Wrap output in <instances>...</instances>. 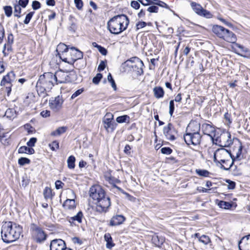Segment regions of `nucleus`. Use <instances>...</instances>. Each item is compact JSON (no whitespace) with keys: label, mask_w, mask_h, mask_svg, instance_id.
Listing matches in <instances>:
<instances>
[{"label":"nucleus","mask_w":250,"mask_h":250,"mask_svg":"<svg viewBox=\"0 0 250 250\" xmlns=\"http://www.w3.org/2000/svg\"><path fill=\"white\" fill-rule=\"evenodd\" d=\"M66 127L62 126L58 127L56 130L52 131L51 133L52 136H60L66 131Z\"/></svg>","instance_id":"nucleus-31"},{"label":"nucleus","mask_w":250,"mask_h":250,"mask_svg":"<svg viewBox=\"0 0 250 250\" xmlns=\"http://www.w3.org/2000/svg\"><path fill=\"white\" fill-rule=\"evenodd\" d=\"M226 182L228 183V188L229 189H233L235 188V183L230 180H227Z\"/></svg>","instance_id":"nucleus-50"},{"label":"nucleus","mask_w":250,"mask_h":250,"mask_svg":"<svg viewBox=\"0 0 250 250\" xmlns=\"http://www.w3.org/2000/svg\"><path fill=\"white\" fill-rule=\"evenodd\" d=\"M240 250H250V234L244 236L238 243Z\"/></svg>","instance_id":"nucleus-18"},{"label":"nucleus","mask_w":250,"mask_h":250,"mask_svg":"<svg viewBox=\"0 0 250 250\" xmlns=\"http://www.w3.org/2000/svg\"><path fill=\"white\" fill-rule=\"evenodd\" d=\"M158 10L159 8L156 5L150 6L147 9V11L149 13H157Z\"/></svg>","instance_id":"nucleus-48"},{"label":"nucleus","mask_w":250,"mask_h":250,"mask_svg":"<svg viewBox=\"0 0 250 250\" xmlns=\"http://www.w3.org/2000/svg\"><path fill=\"white\" fill-rule=\"evenodd\" d=\"M74 3L77 9L80 10L83 6V2L82 0H74Z\"/></svg>","instance_id":"nucleus-56"},{"label":"nucleus","mask_w":250,"mask_h":250,"mask_svg":"<svg viewBox=\"0 0 250 250\" xmlns=\"http://www.w3.org/2000/svg\"><path fill=\"white\" fill-rule=\"evenodd\" d=\"M199 240L200 242L205 245L208 244L210 241L209 237L205 235H203L200 236L199 238Z\"/></svg>","instance_id":"nucleus-39"},{"label":"nucleus","mask_w":250,"mask_h":250,"mask_svg":"<svg viewBox=\"0 0 250 250\" xmlns=\"http://www.w3.org/2000/svg\"><path fill=\"white\" fill-rule=\"evenodd\" d=\"M196 173L199 176L205 177H208L209 174V172L205 169H196Z\"/></svg>","instance_id":"nucleus-37"},{"label":"nucleus","mask_w":250,"mask_h":250,"mask_svg":"<svg viewBox=\"0 0 250 250\" xmlns=\"http://www.w3.org/2000/svg\"><path fill=\"white\" fill-rule=\"evenodd\" d=\"M125 220V218L121 215H117L113 216L110 220V226H115L122 224Z\"/></svg>","instance_id":"nucleus-23"},{"label":"nucleus","mask_w":250,"mask_h":250,"mask_svg":"<svg viewBox=\"0 0 250 250\" xmlns=\"http://www.w3.org/2000/svg\"><path fill=\"white\" fill-rule=\"evenodd\" d=\"M34 14V12H30L28 13L25 17V19L24 21V23L25 24H27L29 23L31 19H32L33 15Z\"/></svg>","instance_id":"nucleus-44"},{"label":"nucleus","mask_w":250,"mask_h":250,"mask_svg":"<svg viewBox=\"0 0 250 250\" xmlns=\"http://www.w3.org/2000/svg\"><path fill=\"white\" fill-rule=\"evenodd\" d=\"M239 146L236 151V156H234L230 152V158L231 159V162H233V164L235 160H241L243 159V156L242 155V151L243 146L242 142L238 140Z\"/></svg>","instance_id":"nucleus-22"},{"label":"nucleus","mask_w":250,"mask_h":250,"mask_svg":"<svg viewBox=\"0 0 250 250\" xmlns=\"http://www.w3.org/2000/svg\"><path fill=\"white\" fill-rule=\"evenodd\" d=\"M127 63L131 62L129 65L133 70L136 72L138 75H141L143 74V68L144 66L143 61L139 58L134 57L130 58L126 62Z\"/></svg>","instance_id":"nucleus-10"},{"label":"nucleus","mask_w":250,"mask_h":250,"mask_svg":"<svg viewBox=\"0 0 250 250\" xmlns=\"http://www.w3.org/2000/svg\"><path fill=\"white\" fill-rule=\"evenodd\" d=\"M200 124L197 121H191L188 124L187 131L188 133H199L200 130Z\"/></svg>","instance_id":"nucleus-21"},{"label":"nucleus","mask_w":250,"mask_h":250,"mask_svg":"<svg viewBox=\"0 0 250 250\" xmlns=\"http://www.w3.org/2000/svg\"><path fill=\"white\" fill-rule=\"evenodd\" d=\"M107 80H108V82L111 83V86L113 87V88L114 89V90H116V88H117L114 79H113L112 76L110 73H109L107 76Z\"/></svg>","instance_id":"nucleus-43"},{"label":"nucleus","mask_w":250,"mask_h":250,"mask_svg":"<svg viewBox=\"0 0 250 250\" xmlns=\"http://www.w3.org/2000/svg\"><path fill=\"white\" fill-rule=\"evenodd\" d=\"M83 218V213L82 211H80L78 212V213L71 217H70L68 219V221L71 223L74 222V221H77L78 223H81L82 222V218Z\"/></svg>","instance_id":"nucleus-28"},{"label":"nucleus","mask_w":250,"mask_h":250,"mask_svg":"<svg viewBox=\"0 0 250 250\" xmlns=\"http://www.w3.org/2000/svg\"><path fill=\"white\" fill-rule=\"evenodd\" d=\"M72 242L74 244H78L79 245H81L82 244V241L78 237H73L72 238Z\"/></svg>","instance_id":"nucleus-64"},{"label":"nucleus","mask_w":250,"mask_h":250,"mask_svg":"<svg viewBox=\"0 0 250 250\" xmlns=\"http://www.w3.org/2000/svg\"><path fill=\"white\" fill-rule=\"evenodd\" d=\"M163 133L168 140L174 141L175 140V136L177 131L171 123H169L167 126L164 127Z\"/></svg>","instance_id":"nucleus-16"},{"label":"nucleus","mask_w":250,"mask_h":250,"mask_svg":"<svg viewBox=\"0 0 250 250\" xmlns=\"http://www.w3.org/2000/svg\"><path fill=\"white\" fill-rule=\"evenodd\" d=\"M18 152L19 153H27L32 154L35 153V150L31 147H28L26 146H22L19 148Z\"/></svg>","instance_id":"nucleus-30"},{"label":"nucleus","mask_w":250,"mask_h":250,"mask_svg":"<svg viewBox=\"0 0 250 250\" xmlns=\"http://www.w3.org/2000/svg\"><path fill=\"white\" fill-rule=\"evenodd\" d=\"M213 161L216 164L217 166L220 167V168L225 170H228L233 167V162H231V163L229 164V167H225L224 166V165H222L220 162H219V159L218 158V156H217L216 154V151L214 153Z\"/></svg>","instance_id":"nucleus-24"},{"label":"nucleus","mask_w":250,"mask_h":250,"mask_svg":"<svg viewBox=\"0 0 250 250\" xmlns=\"http://www.w3.org/2000/svg\"><path fill=\"white\" fill-rule=\"evenodd\" d=\"M4 86H5V91L7 93V96L9 97L11 94L12 85H6Z\"/></svg>","instance_id":"nucleus-62"},{"label":"nucleus","mask_w":250,"mask_h":250,"mask_svg":"<svg viewBox=\"0 0 250 250\" xmlns=\"http://www.w3.org/2000/svg\"><path fill=\"white\" fill-rule=\"evenodd\" d=\"M201 129L204 134L210 136L214 141L212 134H214L215 129L212 125L206 123L203 124L202 125Z\"/></svg>","instance_id":"nucleus-20"},{"label":"nucleus","mask_w":250,"mask_h":250,"mask_svg":"<svg viewBox=\"0 0 250 250\" xmlns=\"http://www.w3.org/2000/svg\"><path fill=\"white\" fill-rule=\"evenodd\" d=\"M68 167L70 169H72L75 167V158L74 156L71 155L69 156L67 159Z\"/></svg>","instance_id":"nucleus-34"},{"label":"nucleus","mask_w":250,"mask_h":250,"mask_svg":"<svg viewBox=\"0 0 250 250\" xmlns=\"http://www.w3.org/2000/svg\"><path fill=\"white\" fill-rule=\"evenodd\" d=\"M89 196L96 201V210L100 213L106 212L111 205L110 199L106 196L104 189L99 185L90 188Z\"/></svg>","instance_id":"nucleus-1"},{"label":"nucleus","mask_w":250,"mask_h":250,"mask_svg":"<svg viewBox=\"0 0 250 250\" xmlns=\"http://www.w3.org/2000/svg\"><path fill=\"white\" fill-rule=\"evenodd\" d=\"M14 16L16 17H17L18 18H19L21 17V6H20L19 5H18L17 4H15L14 5Z\"/></svg>","instance_id":"nucleus-35"},{"label":"nucleus","mask_w":250,"mask_h":250,"mask_svg":"<svg viewBox=\"0 0 250 250\" xmlns=\"http://www.w3.org/2000/svg\"><path fill=\"white\" fill-rule=\"evenodd\" d=\"M105 65H106V61H102L100 62V63L98 67V71L99 72L103 71L105 67Z\"/></svg>","instance_id":"nucleus-52"},{"label":"nucleus","mask_w":250,"mask_h":250,"mask_svg":"<svg viewBox=\"0 0 250 250\" xmlns=\"http://www.w3.org/2000/svg\"><path fill=\"white\" fill-rule=\"evenodd\" d=\"M216 154L218 156L219 162L222 164V163L229 162V164L231 163V161L230 158V151L224 148H219L216 150Z\"/></svg>","instance_id":"nucleus-15"},{"label":"nucleus","mask_w":250,"mask_h":250,"mask_svg":"<svg viewBox=\"0 0 250 250\" xmlns=\"http://www.w3.org/2000/svg\"><path fill=\"white\" fill-rule=\"evenodd\" d=\"M30 230L32 231V237L38 243H42L46 239L47 235L42 229L35 224H32Z\"/></svg>","instance_id":"nucleus-8"},{"label":"nucleus","mask_w":250,"mask_h":250,"mask_svg":"<svg viewBox=\"0 0 250 250\" xmlns=\"http://www.w3.org/2000/svg\"><path fill=\"white\" fill-rule=\"evenodd\" d=\"M184 139L188 145L192 144L196 146L200 144L201 136L199 133H187L184 135Z\"/></svg>","instance_id":"nucleus-11"},{"label":"nucleus","mask_w":250,"mask_h":250,"mask_svg":"<svg viewBox=\"0 0 250 250\" xmlns=\"http://www.w3.org/2000/svg\"><path fill=\"white\" fill-rule=\"evenodd\" d=\"M37 138L33 137L31 138L29 141L27 143V145L29 147H32L35 146L36 142H37Z\"/></svg>","instance_id":"nucleus-53"},{"label":"nucleus","mask_w":250,"mask_h":250,"mask_svg":"<svg viewBox=\"0 0 250 250\" xmlns=\"http://www.w3.org/2000/svg\"><path fill=\"white\" fill-rule=\"evenodd\" d=\"M129 120V117L127 115H123L119 116L116 118V122L118 123H125L127 121L128 122Z\"/></svg>","instance_id":"nucleus-36"},{"label":"nucleus","mask_w":250,"mask_h":250,"mask_svg":"<svg viewBox=\"0 0 250 250\" xmlns=\"http://www.w3.org/2000/svg\"><path fill=\"white\" fill-rule=\"evenodd\" d=\"M174 100H171L169 102V114L170 116H172L174 111Z\"/></svg>","instance_id":"nucleus-45"},{"label":"nucleus","mask_w":250,"mask_h":250,"mask_svg":"<svg viewBox=\"0 0 250 250\" xmlns=\"http://www.w3.org/2000/svg\"><path fill=\"white\" fill-rule=\"evenodd\" d=\"M40 114L42 117L46 118L50 116V111L47 110H43L41 112Z\"/></svg>","instance_id":"nucleus-60"},{"label":"nucleus","mask_w":250,"mask_h":250,"mask_svg":"<svg viewBox=\"0 0 250 250\" xmlns=\"http://www.w3.org/2000/svg\"><path fill=\"white\" fill-rule=\"evenodd\" d=\"M65 247V242L61 239L53 240L50 245V250H64Z\"/></svg>","instance_id":"nucleus-17"},{"label":"nucleus","mask_w":250,"mask_h":250,"mask_svg":"<svg viewBox=\"0 0 250 250\" xmlns=\"http://www.w3.org/2000/svg\"><path fill=\"white\" fill-rule=\"evenodd\" d=\"M64 185V183H63L60 180H57L55 182V187L57 189L62 188Z\"/></svg>","instance_id":"nucleus-61"},{"label":"nucleus","mask_w":250,"mask_h":250,"mask_svg":"<svg viewBox=\"0 0 250 250\" xmlns=\"http://www.w3.org/2000/svg\"><path fill=\"white\" fill-rule=\"evenodd\" d=\"M131 6L135 9H138L140 6L139 2L135 0H133L131 2Z\"/></svg>","instance_id":"nucleus-58"},{"label":"nucleus","mask_w":250,"mask_h":250,"mask_svg":"<svg viewBox=\"0 0 250 250\" xmlns=\"http://www.w3.org/2000/svg\"><path fill=\"white\" fill-rule=\"evenodd\" d=\"M215 141L216 143L218 142L219 143V146L221 147H228L232 143L231 134L229 132L222 133Z\"/></svg>","instance_id":"nucleus-14"},{"label":"nucleus","mask_w":250,"mask_h":250,"mask_svg":"<svg viewBox=\"0 0 250 250\" xmlns=\"http://www.w3.org/2000/svg\"><path fill=\"white\" fill-rule=\"evenodd\" d=\"M3 10L5 15L7 17H10L12 14V7L11 6H5L3 7Z\"/></svg>","instance_id":"nucleus-38"},{"label":"nucleus","mask_w":250,"mask_h":250,"mask_svg":"<svg viewBox=\"0 0 250 250\" xmlns=\"http://www.w3.org/2000/svg\"><path fill=\"white\" fill-rule=\"evenodd\" d=\"M212 31L218 37L223 39L227 42L233 43L236 41L235 35L221 25H214Z\"/></svg>","instance_id":"nucleus-5"},{"label":"nucleus","mask_w":250,"mask_h":250,"mask_svg":"<svg viewBox=\"0 0 250 250\" xmlns=\"http://www.w3.org/2000/svg\"><path fill=\"white\" fill-rule=\"evenodd\" d=\"M96 48L98 49L99 51L103 55H106L107 53V50L104 47L101 45L96 46Z\"/></svg>","instance_id":"nucleus-51"},{"label":"nucleus","mask_w":250,"mask_h":250,"mask_svg":"<svg viewBox=\"0 0 250 250\" xmlns=\"http://www.w3.org/2000/svg\"><path fill=\"white\" fill-rule=\"evenodd\" d=\"M105 241L106 242V247L108 249H111L115 246L113 243L112 238L109 233H105L104 236Z\"/></svg>","instance_id":"nucleus-29"},{"label":"nucleus","mask_w":250,"mask_h":250,"mask_svg":"<svg viewBox=\"0 0 250 250\" xmlns=\"http://www.w3.org/2000/svg\"><path fill=\"white\" fill-rule=\"evenodd\" d=\"M29 2V0H19V3L17 4L23 8L26 7Z\"/></svg>","instance_id":"nucleus-55"},{"label":"nucleus","mask_w":250,"mask_h":250,"mask_svg":"<svg viewBox=\"0 0 250 250\" xmlns=\"http://www.w3.org/2000/svg\"><path fill=\"white\" fill-rule=\"evenodd\" d=\"M14 42V36L12 33L9 34L7 37V44H13Z\"/></svg>","instance_id":"nucleus-59"},{"label":"nucleus","mask_w":250,"mask_h":250,"mask_svg":"<svg viewBox=\"0 0 250 250\" xmlns=\"http://www.w3.org/2000/svg\"><path fill=\"white\" fill-rule=\"evenodd\" d=\"M104 127L108 132H112L115 129L117 124L114 121V115L110 112H107L103 118Z\"/></svg>","instance_id":"nucleus-9"},{"label":"nucleus","mask_w":250,"mask_h":250,"mask_svg":"<svg viewBox=\"0 0 250 250\" xmlns=\"http://www.w3.org/2000/svg\"><path fill=\"white\" fill-rule=\"evenodd\" d=\"M84 91V88H80L77 91H76L71 96V99H74L77 97H78L79 95L81 94Z\"/></svg>","instance_id":"nucleus-47"},{"label":"nucleus","mask_w":250,"mask_h":250,"mask_svg":"<svg viewBox=\"0 0 250 250\" xmlns=\"http://www.w3.org/2000/svg\"><path fill=\"white\" fill-rule=\"evenodd\" d=\"M22 227L12 222H5L1 227V237L6 243L13 242L20 238Z\"/></svg>","instance_id":"nucleus-2"},{"label":"nucleus","mask_w":250,"mask_h":250,"mask_svg":"<svg viewBox=\"0 0 250 250\" xmlns=\"http://www.w3.org/2000/svg\"><path fill=\"white\" fill-rule=\"evenodd\" d=\"M41 4L40 2L37 0L32 2V7L34 10H38L41 8Z\"/></svg>","instance_id":"nucleus-49"},{"label":"nucleus","mask_w":250,"mask_h":250,"mask_svg":"<svg viewBox=\"0 0 250 250\" xmlns=\"http://www.w3.org/2000/svg\"><path fill=\"white\" fill-rule=\"evenodd\" d=\"M156 5H158L166 8H169L168 6L166 3L160 0H159V2L158 3H156Z\"/></svg>","instance_id":"nucleus-63"},{"label":"nucleus","mask_w":250,"mask_h":250,"mask_svg":"<svg viewBox=\"0 0 250 250\" xmlns=\"http://www.w3.org/2000/svg\"><path fill=\"white\" fill-rule=\"evenodd\" d=\"M55 84H58L55 74L46 72L41 75L36 83L37 91L43 98L47 95L46 91L50 90Z\"/></svg>","instance_id":"nucleus-3"},{"label":"nucleus","mask_w":250,"mask_h":250,"mask_svg":"<svg viewBox=\"0 0 250 250\" xmlns=\"http://www.w3.org/2000/svg\"><path fill=\"white\" fill-rule=\"evenodd\" d=\"M15 79V74L13 71H10L7 75L3 76L1 82V86H5L6 85H12L11 83Z\"/></svg>","instance_id":"nucleus-19"},{"label":"nucleus","mask_w":250,"mask_h":250,"mask_svg":"<svg viewBox=\"0 0 250 250\" xmlns=\"http://www.w3.org/2000/svg\"><path fill=\"white\" fill-rule=\"evenodd\" d=\"M218 206L223 209H229L232 207L231 203L225 202L224 201H219L218 203Z\"/></svg>","instance_id":"nucleus-32"},{"label":"nucleus","mask_w":250,"mask_h":250,"mask_svg":"<svg viewBox=\"0 0 250 250\" xmlns=\"http://www.w3.org/2000/svg\"><path fill=\"white\" fill-rule=\"evenodd\" d=\"M103 77L101 73H97L92 80L93 83L95 84H98Z\"/></svg>","instance_id":"nucleus-42"},{"label":"nucleus","mask_w":250,"mask_h":250,"mask_svg":"<svg viewBox=\"0 0 250 250\" xmlns=\"http://www.w3.org/2000/svg\"><path fill=\"white\" fill-rule=\"evenodd\" d=\"M161 152L164 154H170L172 153V150L168 147H164L161 149Z\"/></svg>","instance_id":"nucleus-46"},{"label":"nucleus","mask_w":250,"mask_h":250,"mask_svg":"<svg viewBox=\"0 0 250 250\" xmlns=\"http://www.w3.org/2000/svg\"><path fill=\"white\" fill-rule=\"evenodd\" d=\"M30 163V160L25 157H21L18 160V164L21 166H24L25 164H29Z\"/></svg>","instance_id":"nucleus-40"},{"label":"nucleus","mask_w":250,"mask_h":250,"mask_svg":"<svg viewBox=\"0 0 250 250\" xmlns=\"http://www.w3.org/2000/svg\"><path fill=\"white\" fill-rule=\"evenodd\" d=\"M147 23L145 21H139L136 23V30H138L146 25Z\"/></svg>","instance_id":"nucleus-54"},{"label":"nucleus","mask_w":250,"mask_h":250,"mask_svg":"<svg viewBox=\"0 0 250 250\" xmlns=\"http://www.w3.org/2000/svg\"><path fill=\"white\" fill-rule=\"evenodd\" d=\"M63 207L66 209H73L76 208L74 199H67L63 204Z\"/></svg>","instance_id":"nucleus-27"},{"label":"nucleus","mask_w":250,"mask_h":250,"mask_svg":"<svg viewBox=\"0 0 250 250\" xmlns=\"http://www.w3.org/2000/svg\"><path fill=\"white\" fill-rule=\"evenodd\" d=\"M57 83H72L77 80V74L74 70L62 71L60 70L55 73Z\"/></svg>","instance_id":"nucleus-7"},{"label":"nucleus","mask_w":250,"mask_h":250,"mask_svg":"<svg viewBox=\"0 0 250 250\" xmlns=\"http://www.w3.org/2000/svg\"><path fill=\"white\" fill-rule=\"evenodd\" d=\"M51 149L53 151L57 150L59 147V143L58 141H53L52 143L49 144Z\"/></svg>","instance_id":"nucleus-41"},{"label":"nucleus","mask_w":250,"mask_h":250,"mask_svg":"<svg viewBox=\"0 0 250 250\" xmlns=\"http://www.w3.org/2000/svg\"><path fill=\"white\" fill-rule=\"evenodd\" d=\"M43 196L46 200L51 199L52 198L51 189L48 187H46L43 190Z\"/></svg>","instance_id":"nucleus-33"},{"label":"nucleus","mask_w":250,"mask_h":250,"mask_svg":"<svg viewBox=\"0 0 250 250\" xmlns=\"http://www.w3.org/2000/svg\"><path fill=\"white\" fill-rule=\"evenodd\" d=\"M151 241L155 246L160 247L164 242V239L161 236L154 234L152 237Z\"/></svg>","instance_id":"nucleus-26"},{"label":"nucleus","mask_w":250,"mask_h":250,"mask_svg":"<svg viewBox=\"0 0 250 250\" xmlns=\"http://www.w3.org/2000/svg\"><path fill=\"white\" fill-rule=\"evenodd\" d=\"M60 48H62L63 50L62 51V53L68 52L69 51V49H70V54L71 56V60L70 62L67 61V58H62L61 56V54L59 53H58L60 58L64 62H67L71 64L73 63L77 60L81 59L83 58V53L74 47L69 48L68 46H66L65 44L63 43H60L58 46L57 51L58 49Z\"/></svg>","instance_id":"nucleus-6"},{"label":"nucleus","mask_w":250,"mask_h":250,"mask_svg":"<svg viewBox=\"0 0 250 250\" xmlns=\"http://www.w3.org/2000/svg\"><path fill=\"white\" fill-rule=\"evenodd\" d=\"M63 100L62 96H58L54 98H52L49 101V105L50 109L54 112H59L62 107Z\"/></svg>","instance_id":"nucleus-12"},{"label":"nucleus","mask_w":250,"mask_h":250,"mask_svg":"<svg viewBox=\"0 0 250 250\" xmlns=\"http://www.w3.org/2000/svg\"><path fill=\"white\" fill-rule=\"evenodd\" d=\"M154 97L157 99H160L164 97L165 92L161 86H155L153 89Z\"/></svg>","instance_id":"nucleus-25"},{"label":"nucleus","mask_w":250,"mask_h":250,"mask_svg":"<svg viewBox=\"0 0 250 250\" xmlns=\"http://www.w3.org/2000/svg\"><path fill=\"white\" fill-rule=\"evenodd\" d=\"M4 36V29L3 26L0 24V43H1Z\"/></svg>","instance_id":"nucleus-57"},{"label":"nucleus","mask_w":250,"mask_h":250,"mask_svg":"<svg viewBox=\"0 0 250 250\" xmlns=\"http://www.w3.org/2000/svg\"><path fill=\"white\" fill-rule=\"evenodd\" d=\"M190 5L193 10L198 15L204 17L206 18H210L212 15L211 13L204 9L202 6L195 2H191Z\"/></svg>","instance_id":"nucleus-13"},{"label":"nucleus","mask_w":250,"mask_h":250,"mask_svg":"<svg viewBox=\"0 0 250 250\" xmlns=\"http://www.w3.org/2000/svg\"><path fill=\"white\" fill-rule=\"evenodd\" d=\"M129 23V19L126 15H119L109 20L107 28L111 33L119 34L126 29Z\"/></svg>","instance_id":"nucleus-4"}]
</instances>
